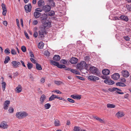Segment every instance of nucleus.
I'll list each match as a JSON object with an SVG mask.
<instances>
[{"instance_id":"nucleus-60","label":"nucleus","mask_w":131,"mask_h":131,"mask_svg":"<svg viewBox=\"0 0 131 131\" xmlns=\"http://www.w3.org/2000/svg\"><path fill=\"white\" fill-rule=\"evenodd\" d=\"M16 22H17V26H18V27H20V26H19V23L18 20L17 19H16Z\"/></svg>"},{"instance_id":"nucleus-57","label":"nucleus","mask_w":131,"mask_h":131,"mask_svg":"<svg viewBox=\"0 0 131 131\" xmlns=\"http://www.w3.org/2000/svg\"><path fill=\"white\" fill-rule=\"evenodd\" d=\"M3 24L4 25L6 26L7 25V23L6 21H4L3 22Z\"/></svg>"},{"instance_id":"nucleus-39","label":"nucleus","mask_w":131,"mask_h":131,"mask_svg":"<svg viewBox=\"0 0 131 131\" xmlns=\"http://www.w3.org/2000/svg\"><path fill=\"white\" fill-rule=\"evenodd\" d=\"M4 52L6 54H8L10 53L9 50L8 48H7L4 50Z\"/></svg>"},{"instance_id":"nucleus-3","label":"nucleus","mask_w":131,"mask_h":131,"mask_svg":"<svg viewBox=\"0 0 131 131\" xmlns=\"http://www.w3.org/2000/svg\"><path fill=\"white\" fill-rule=\"evenodd\" d=\"M28 115V114L25 112H17L16 114V117L19 119H22Z\"/></svg>"},{"instance_id":"nucleus-25","label":"nucleus","mask_w":131,"mask_h":131,"mask_svg":"<svg viewBox=\"0 0 131 131\" xmlns=\"http://www.w3.org/2000/svg\"><path fill=\"white\" fill-rule=\"evenodd\" d=\"M56 95L52 94V95L49 98V101H51L54 100L55 99H56Z\"/></svg>"},{"instance_id":"nucleus-47","label":"nucleus","mask_w":131,"mask_h":131,"mask_svg":"<svg viewBox=\"0 0 131 131\" xmlns=\"http://www.w3.org/2000/svg\"><path fill=\"white\" fill-rule=\"evenodd\" d=\"M123 38L127 41H129L130 40V38L128 36L124 37Z\"/></svg>"},{"instance_id":"nucleus-44","label":"nucleus","mask_w":131,"mask_h":131,"mask_svg":"<svg viewBox=\"0 0 131 131\" xmlns=\"http://www.w3.org/2000/svg\"><path fill=\"white\" fill-rule=\"evenodd\" d=\"M67 100L68 101L72 103H74L75 102V101L71 99L68 98Z\"/></svg>"},{"instance_id":"nucleus-35","label":"nucleus","mask_w":131,"mask_h":131,"mask_svg":"<svg viewBox=\"0 0 131 131\" xmlns=\"http://www.w3.org/2000/svg\"><path fill=\"white\" fill-rule=\"evenodd\" d=\"M44 54L47 56L48 57L50 56V53L48 51L46 50L45 51Z\"/></svg>"},{"instance_id":"nucleus-26","label":"nucleus","mask_w":131,"mask_h":131,"mask_svg":"<svg viewBox=\"0 0 131 131\" xmlns=\"http://www.w3.org/2000/svg\"><path fill=\"white\" fill-rule=\"evenodd\" d=\"M70 71L72 73H74L76 74L80 75V73L78 71L74 69H71L70 70Z\"/></svg>"},{"instance_id":"nucleus-31","label":"nucleus","mask_w":131,"mask_h":131,"mask_svg":"<svg viewBox=\"0 0 131 131\" xmlns=\"http://www.w3.org/2000/svg\"><path fill=\"white\" fill-rule=\"evenodd\" d=\"M61 63L64 64H67V61L65 59H62L60 61Z\"/></svg>"},{"instance_id":"nucleus-17","label":"nucleus","mask_w":131,"mask_h":131,"mask_svg":"<svg viewBox=\"0 0 131 131\" xmlns=\"http://www.w3.org/2000/svg\"><path fill=\"white\" fill-rule=\"evenodd\" d=\"M116 89H117V88L114 87L112 88L111 89H110V91L112 92H113V91H116V93H117L119 94H124V93L123 92H120L119 91H116Z\"/></svg>"},{"instance_id":"nucleus-49","label":"nucleus","mask_w":131,"mask_h":131,"mask_svg":"<svg viewBox=\"0 0 131 131\" xmlns=\"http://www.w3.org/2000/svg\"><path fill=\"white\" fill-rule=\"evenodd\" d=\"M35 12H41V9L40 8H37L35 9Z\"/></svg>"},{"instance_id":"nucleus-4","label":"nucleus","mask_w":131,"mask_h":131,"mask_svg":"<svg viewBox=\"0 0 131 131\" xmlns=\"http://www.w3.org/2000/svg\"><path fill=\"white\" fill-rule=\"evenodd\" d=\"M90 69L92 73L97 76H99L101 72L98 69L94 67H92L90 68Z\"/></svg>"},{"instance_id":"nucleus-53","label":"nucleus","mask_w":131,"mask_h":131,"mask_svg":"<svg viewBox=\"0 0 131 131\" xmlns=\"http://www.w3.org/2000/svg\"><path fill=\"white\" fill-rule=\"evenodd\" d=\"M90 59V57L88 56H86L85 57V61H88Z\"/></svg>"},{"instance_id":"nucleus-61","label":"nucleus","mask_w":131,"mask_h":131,"mask_svg":"<svg viewBox=\"0 0 131 131\" xmlns=\"http://www.w3.org/2000/svg\"><path fill=\"white\" fill-rule=\"evenodd\" d=\"M38 6L39 7H41V0H39L38 3Z\"/></svg>"},{"instance_id":"nucleus-37","label":"nucleus","mask_w":131,"mask_h":131,"mask_svg":"<svg viewBox=\"0 0 131 131\" xmlns=\"http://www.w3.org/2000/svg\"><path fill=\"white\" fill-rule=\"evenodd\" d=\"M2 88L3 89V91H4L5 88H6V83L5 82H3L2 83Z\"/></svg>"},{"instance_id":"nucleus-6","label":"nucleus","mask_w":131,"mask_h":131,"mask_svg":"<svg viewBox=\"0 0 131 131\" xmlns=\"http://www.w3.org/2000/svg\"><path fill=\"white\" fill-rule=\"evenodd\" d=\"M88 79L89 80L94 81L98 80L99 79V78L94 75H90L88 76Z\"/></svg>"},{"instance_id":"nucleus-38","label":"nucleus","mask_w":131,"mask_h":131,"mask_svg":"<svg viewBox=\"0 0 131 131\" xmlns=\"http://www.w3.org/2000/svg\"><path fill=\"white\" fill-rule=\"evenodd\" d=\"M59 122L58 120H56L55 121L54 124L56 126H59L60 125Z\"/></svg>"},{"instance_id":"nucleus-62","label":"nucleus","mask_w":131,"mask_h":131,"mask_svg":"<svg viewBox=\"0 0 131 131\" xmlns=\"http://www.w3.org/2000/svg\"><path fill=\"white\" fill-rule=\"evenodd\" d=\"M20 62H21V63L22 65L24 67H26V66L25 65V64H24V61H23L22 60H21L20 61Z\"/></svg>"},{"instance_id":"nucleus-20","label":"nucleus","mask_w":131,"mask_h":131,"mask_svg":"<svg viewBox=\"0 0 131 131\" xmlns=\"http://www.w3.org/2000/svg\"><path fill=\"white\" fill-rule=\"evenodd\" d=\"M53 59L54 60L58 61L60 59V57L59 55H55L54 56Z\"/></svg>"},{"instance_id":"nucleus-34","label":"nucleus","mask_w":131,"mask_h":131,"mask_svg":"<svg viewBox=\"0 0 131 131\" xmlns=\"http://www.w3.org/2000/svg\"><path fill=\"white\" fill-rule=\"evenodd\" d=\"M55 14L54 12L53 11H51L49 13L48 15L52 16L54 15Z\"/></svg>"},{"instance_id":"nucleus-41","label":"nucleus","mask_w":131,"mask_h":131,"mask_svg":"<svg viewBox=\"0 0 131 131\" xmlns=\"http://www.w3.org/2000/svg\"><path fill=\"white\" fill-rule=\"evenodd\" d=\"M80 127L77 126H75L74 127V131H80Z\"/></svg>"},{"instance_id":"nucleus-30","label":"nucleus","mask_w":131,"mask_h":131,"mask_svg":"<svg viewBox=\"0 0 131 131\" xmlns=\"http://www.w3.org/2000/svg\"><path fill=\"white\" fill-rule=\"evenodd\" d=\"M27 66L28 69H30L32 67L33 64L31 63L28 62L27 64Z\"/></svg>"},{"instance_id":"nucleus-22","label":"nucleus","mask_w":131,"mask_h":131,"mask_svg":"<svg viewBox=\"0 0 131 131\" xmlns=\"http://www.w3.org/2000/svg\"><path fill=\"white\" fill-rule=\"evenodd\" d=\"M116 84L117 86L120 87H125L126 86L124 83L119 82L116 83Z\"/></svg>"},{"instance_id":"nucleus-32","label":"nucleus","mask_w":131,"mask_h":131,"mask_svg":"<svg viewBox=\"0 0 131 131\" xmlns=\"http://www.w3.org/2000/svg\"><path fill=\"white\" fill-rule=\"evenodd\" d=\"M36 69L38 70H41V66L37 63H36Z\"/></svg>"},{"instance_id":"nucleus-56","label":"nucleus","mask_w":131,"mask_h":131,"mask_svg":"<svg viewBox=\"0 0 131 131\" xmlns=\"http://www.w3.org/2000/svg\"><path fill=\"white\" fill-rule=\"evenodd\" d=\"M71 97L74 99H76V95H73L71 96Z\"/></svg>"},{"instance_id":"nucleus-28","label":"nucleus","mask_w":131,"mask_h":131,"mask_svg":"<svg viewBox=\"0 0 131 131\" xmlns=\"http://www.w3.org/2000/svg\"><path fill=\"white\" fill-rule=\"evenodd\" d=\"M10 60V58L9 56H7L5 59V60L4 61L5 64H6Z\"/></svg>"},{"instance_id":"nucleus-58","label":"nucleus","mask_w":131,"mask_h":131,"mask_svg":"<svg viewBox=\"0 0 131 131\" xmlns=\"http://www.w3.org/2000/svg\"><path fill=\"white\" fill-rule=\"evenodd\" d=\"M30 56L31 57L34 58V56L33 52L31 51H30Z\"/></svg>"},{"instance_id":"nucleus-59","label":"nucleus","mask_w":131,"mask_h":131,"mask_svg":"<svg viewBox=\"0 0 131 131\" xmlns=\"http://www.w3.org/2000/svg\"><path fill=\"white\" fill-rule=\"evenodd\" d=\"M127 9L129 11H131V7H129V5H127L126 6Z\"/></svg>"},{"instance_id":"nucleus-63","label":"nucleus","mask_w":131,"mask_h":131,"mask_svg":"<svg viewBox=\"0 0 131 131\" xmlns=\"http://www.w3.org/2000/svg\"><path fill=\"white\" fill-rule=\"evenodd\" d=\"M50 3H52L51 4V5L53 7H54L55 6V3L53 1H52Z\"/></svg>"},{"instance_id":"nucleus-10","label":"nucleus","mask_w":131,"mask_h":131,"mask_svg":"<svg viewBox=\"0 0 131 131\" xmlns=\"http://www.w3.org/2000/svg\"><path fill=\"white\" fill-rule=\"evenodd\" d=\"M78 61V59L76 58L72 57L69 60V62L72 64H75Z\"/></svg>"},{"instance_id":"nucleus-18","label":"nucleus","mask_w":131,"mask_h":131,"mask_svg":"<svg viewBox=\"0 0 131 131\" xmlns=\"http://www.w3.org/2000/svg\"><path fill=\"white\" fill-rule=\"evenodd\" d=\"M102 73L104 75H107L109 74L110 71L107 69H105L103 70Z\"/></svg>"},{"instance_id":"nucleus-27","label":"nucleus","mask_w":131,"mask_h":131,"mask_svg":"<svg viewBox=\"0 0 131 131\" xmlns=\"http://www.w3.org/2000/svg\"><path fill=\"white\" fill-rule=\"evenodd\" d=\"M106 106L108 108H114L115 107V105L112 104H108Z\"/></svg>"},{"instance_id":"nucleus-42","label":"nucleus","mask_w":131,"mask_h":131,"mask_svg":"<svg viewBox=\"0 0 131 131\" xmlns=\"http://www.w3.org/2000/svg\"><path fill=\"white\" fill-rule=\"evenodd\" d=\"M11 52L12 54L15 55L16 54V52L14 49H12L11 50Z\"/></svg>"},{"instance_id":"nucleus-19","label":"nucleus","mask_w":131,"mask_h":131,"mask_svg":"<svg viewBox=\"0 0 131 131\" xmlns=\"http://www.w3.org/2000/svg\"><path fill=\"white\" fill-rule=\"evenodd\" d=\"M41 15L40 13L39 12H35L34 13V17L36 18H37L39 17Z\"/></svg>"},{"instance_id":"nucleus-1","label":"nucleus","mask_w":131,"mask_h":131,"mask_svg":"<svg viewBox=\"0 0 131 131\" xmlns=\"http://www.w3.org/2000/svg\"><path fill=\"white\" fill-rule=\"evenodd\" d=\"M47 14H43L41 15V39L44 35L47 33L46 29L51 27V23L48 20Z\"/></svg>"},{"instance_id":"nucleus-50","label":"nucleus","mask_w":131,"mask_h":131,"mask_svg":"<svg viewBox=\"0 0 131 131\" xmlns=\"http://www.w3.org/2000/svg\"><path fill=\"white\" fill-rule=\"evenodd\" d=\"M38 33L37 32V31H35L34 34V37L36 38L38 36Z\"/></svg>"},{"instance_id":"nucleus-45","label":"nucleus","mask_w":131,"mask_h":131,"mask_svg":"<svg viewBox=\"0 0 131 131\" xmlns=\"http://www.w3.org/2000/svg\"><path fill=\"white\" fill-rule=\"evenodd\" d=\"M76 77L77 78L81 80H85V79L84 78L82 77L76 76Z\"/></svg>"},{"instance_id":"nucleus-23","label":"nucleus","mask_w":131,"mask_h":131,"mask_svg":"<svg viewBox=\"0 0 131 131\" xmlns=\"http://www.w3.org/2000/svg\"><path fill=\"white\" fill-rule=\"evenodd\" d=\"M7 127V125L6 124L4 123H2L0 124V127L3 128H6Z\"/></svg>"},{"instance_id":"nucleus-14","label":"nucleus","mask_w":131,"mask_h":131,"mask_svg":"<svg viewBox=\"0 0 131 131\" xmlns=\"http://www.w3.org/2000/svg\"><path fill=\"white\" fill-rule=\"evenodd\" d=\"M10 103L9 101L7 100L5 101L4 103V108L6 110L7 109Z\"/></svg>"},{"instance_id":"nucleus-16","label":"nucleus","mask_w":131,"mask_h":131,"mask_svg":"<svg viewBox=\"0 0 131 131\" xmlns=\"http://www.w3.org/2000/svg\"><path fill=\"white\" fill-rule=\"evenodd\" d=\"M116 116L118 118L122 117L124 116L123 113L120 111H119L116 114Z\"/></svg>"},{"instance_id":"nucleus-36","label":"nucleus","mask_w":131,"mask_h":131,"mask_svg":"<svg viewBox=\"0 0 131 131\" xmlns=\"http://www.w3.org/2000/svg\"><path fill=\"white\" fill-rule=\"evenodd\" d=\"M21 49L22 51L23 52H25L26 50V47L24 46H23L21 47Z\"/></svg>"},{"instance_id":"nucleus-7","label":"nucleus","mask_w":131,"mask_h":131,"mask_svg":"<svg viewBox=\"0 0 131 131\" xmlns=\"http://www.w3.org/2000/svg\"><path fill=\"white\" fill-rule=\"evenodd\" d=\"M51 9V7L49 5H47L43 7L41 11H43L45 12H47L50 11Z\"/></svg>"},{"instance_id":"nucleus-29","label":"nucleus","mask_w":131,"mask_h":131,"mask_svg":"<svg viewBox=\"0 0 131 131\" xmlns=\"http://www.w3.org/2000/svg\"><path fill=\"white\" fill-rule=\"evenodd\" d=\"M57 67L60 69L64 68L66 67V66L64 65L60 64L58 63V65L57 66Z\"/></svg>"},{"instance_id":"nucleus-33","label":"nucleus","mask_w":131,"mask_h":131,"mask_svg":"<svg viewBox=\"0 0 131 131\" xmlns=\"http://www.w3.org/2000/svg\"><path fill=\"white\" fill-rule=\"evenodd\" d=\"M46 109H47L49 108L50 106L51 105L49 103H47L45 104L44 105Z\"/></svg>"},{"instance_id":"nucleus-48","label":"nucleus","mask_w":131,"mask_h":131,"mask_svg":"<svg viewBox=\"0 0 131 131\" xmlns=\"http://www.w3.org/2000/svg\"><path fill=\"white\" fill-rule=\"evenodd\" d=\"M102 77L104 79L107 80L108 79V77L106 75L102 76Z\"/></svg>"},{"instance_id":"nucleus-8","label":"nucleus","mask_w":131,"mask_h":131,"mask_svg":"<svg viewBox=\"0 0 131 131\" xmlns=\"http://www.w3.org/2000/svg\"><path fill=\"white\" fill-rule=\"evenodd\" d=\"M1 6L3 10L2 14L4 16H6L7 12V10L6 6L3 3H2V4Z\"/></svg>"},{"instance_id":"nucleus-46","label":"nucleus","mask_w":131,"mask_h":131,"mask_svg":"<svg viewBox=\"0 0 131 131\" xmlns=\"http://www.w3.org/2000/svg\"><path fill=\"white\" fill-rule=\"evenodd\" d=\"M14 109L12 107H10L8 111L10 113H12L14 112Z\"/></svg>"},{"instance_id":"nucleus-15","label":"nucleus","mask_w":131,"mask_h":131,"mask_svg":"<svg viewBox=\"0 0 131 131\" xmlns=\"http://www.w3.org/2000/svg\"><path fill=\"white\" fill-rule=\"evenodd\" d=\"M119 18L122 20H124L125 21H127L128 20V18L127 16H125L123 15H121L119 17Z\"/></svg>"},{"instance_id":"nucleus-9","label":"nucleus","mask_w":131,"mask_h":131,"mask_svg":"<svg viewBox=\"0 0 131 131\" xmlns=\"http://www.w3.org/2000/svg\"><path fill=\"white\" fill-rule=\"evenodd\" d=\"M12 63L13 64V66L14 68H17L19 67V66L21 64L20 62H19L16 61H14L12 62Z\"/></svg>"},{"instance_id":"nucleus-12","label":"nucleus","mask_w":131,"mask_h":131,"mask_svg":"<svg viewBox=\"0 0 131 131\" xmlns=\"http://www.w3.org/2000/svg\"><path fill=\"white\" fill-rule=\"evenodd\" d=\"M104 82L106 84H108V85H113L114 84V82L111 80H106L104 81Z\"/></svg>"},{"instance_id":"nucleus-5","label":"nucleus","mask_w":131,"mask_h":131,"mask_svg":"<svg viewBox=\"0 0 131 131\" xmlns=\"http://www.w3.org/2000/svg\"><path fill=\"white\" fill-rule=\"evenodd\" d=\"M24 7L25 11L27 13L30 12L31 10V4L29 3L28 5H25Z\"/></svg>"},{"instance_id":"nucleus-64","label":"nucleus","mask_w":131,"mask_h":131,"mask_svg":"<svg viewBox=\"0 0 131 131\" xmlns=\"http://www.w3.org/2000/svg\"><path fill=\"white\" fill-rule=\"evenodd\" d=\"M38 22L37 20H35L33 21V24L34 25H36L38 23Z\"/></svg>"},{"instance_id":"nucleus-43","label":"nucleus","mask_w":131,"mask_h":131,"mask_svg":"<svg viewBox=\"0 0 131 131\" xmlns=\"http://www.w3.org/2000/svg\"><path fill=\"white\" fill-rule=\"evenodd\" d=\"M46 98V96L44 94L41 96V102H43V101Z\"/></svg>"},{"instance_id":"nucleus-40","label":"nucleus","mask_w":131,"mask_h":131,"mask_svg":"<svg viewBox=\"0 0 131 131\" xmlns=\"http://www.w3.org/2000/svg\"><path fill=\"white\" fill-rule=\"evenodd\" d=\"M53 92H56L58 94H61L62 92H61L59 90H54L52 91Z\"/></svg>"},{"instance_id":"nucleus-21","label":"nucleus","mask_w":131,"mask_h":131,"mask_svg":"<svg viewBox=\"0 0 131 131\" xmlns=\"http://www.w3.org/2000/svg\"><path fill=\"white\" fill-rule=\"evenodd\" d=\"M16 91L17 92L20 93L21 91V87L20 85H19L16 88Z\"/></svg>"},{"instance_id":"nucleus-2","label":"nucleus","mask_w":131,"mask_h":131,"mask_svg":"<svg viewBox=\"0 0 131 131\" xmlns=\"http://www.w3.org/2000/svg\"><path fill=\"white\" fill-rule=\"evenodd\" d=\"M88 68L87 64L84 61H81L80 63H78L77 65V68L80 70L83 73H85V72L83 71V70H87Z\"/></svg>"},{"instance_id":"nucleus-24","label":"nucleus","mask_w":131,"mask_h":131,"mask_svg":"<svg viewBox=\"0 0 131 131\" xmlns=\"http://www.w3.org/2000/svg\"><path fill=\"white\" fill-rule=\"evenodd\" d=\"M50 63L52 65L56 66L57 67L58 64V62H57L54 61L52 60H50Z\"/></svg>"},{"instance_id":"nucleus-13","label":"nucleus","mask_w":131,"mask_h":131,"mask_svg":"<svg viewBox=\"0 0 131 131\" xmlns=\"http://www.w3.org/2000/svg\"><path fill=\"white\" fill-rule=\"evenodd\" d=\"M122 75L123 76L127 78L129 76V73L126 70H123L122 71Z\"/></svg>"},{"instance_id":"nucleus-51","label":"nucleus","mask_w":131,"mask_h":131,"mask_svg":"<svg viewBox=\"0 0 131 131\" xmlns=\"http://www.w3.org/2000/svg\"><path fill=\"white\" fill-rule=\"evenodd\" d=\"M30 60L32 62L35 63H36V61L34 59L31 58L30 59Z\"/></svg>"},{"instance_id":"nucleus-54","label":"nucleus","mask_w":131,"mask_h":131,"mask_svg":"<svg viewBox=\"0 0 131 131\" xmlns=\"http://www.w3.org/2000/svg\"><path fill=\"white\" fill-rule=\"evenodd\" d=\"M81 95H76V99H79V100L81 98Z\"/></svg>"},{"instance_id":"nucleus-11","label":"nucleus","mask_w":131,"mask_h":131,"mask_svg":"<svg viewBox=\"0 0 131 131\" xmlns=\"http://www.w3.org/2000/svg\"><path fill=\"white\" fill-rule=\"evenodd\" d=\"M120 77V75L119 73H115L112 75V78L115 80H117Z\"/></svg>"},{"instance_id":"nucleus-55","label":"nucleus","mask_w":131,"mask_h":131,"mask_svg":"<svg viewBox=\"0 0 131 131\" xmlns=\"http://www.w3.org/2000/svg\"><path fill=\"white\" fill-rule=\"evenodd\" d=\"M24 34L26 37L28 39L29 38V37L28 36V34L25 31L24 32Z\"/></svg>"},{"instance_id":"nucleus-52","label":"nucleus","mask_w":131,"mask_h":131,"mask_svg":"<svg viewBox=\"0 0 131 131\" xmlns=\"http://www.w3.org/2000/svg\"><path fill=\"white\" fill-rule=\"evenodd\" d=\"M98 121H99L101 123H104V121L103 120L101 119V118H99Z\"/></svg>"}]
</instances>
